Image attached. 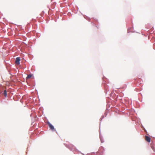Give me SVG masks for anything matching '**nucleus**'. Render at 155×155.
<instances>
[{
    "instance_id": "20e7f679",
    "label": "nucleus",
    "mask_w": 155,
    "mask_h": 155,
    "mask_svg": "<svg viewBox=\"0 0 155 155\" xmlns=\"http://www.w3.org/2000/svg\"><path fill=\"white\" fill-rule=\"evenodd\" d=\"M32 76V75L31 74H29L26 77V79H28L30 78Z\"/></svg>"
},
{
    "instance_id": "f257e3e1",
    "label": "nucleus",
    "mask_w": 155,
    "mask_h": 155,
    "mask_svg": "<svg viewBox=\"0 0 155 155\" xmlns=\"http://www.w3.org/2000/svg\"><path fill=\"white\" fill-rule=\"evenodd\" d=\"M20 57H17L16 58V60L15 61V64L17 65H19L20 64Z\"/></svg>"
},
{
    "instance_id": "39448f33",
    "label": "nucleus",
    "mask_w": 155,
    "mask_h": 155,
    "mask_svg": "<svg viewBox=\"0 0 155 155\" xmlns=\"http://www.w3.org/2000/svg\"><path fill=\"white\" fill-rule=\"evenodd\" d=\"M3 94L5 97H7V91L6 90L4 91Z\"/></svg>"
},
{
    "instance_id": "f03ea898",
    "label": "nucleus",
    "mask_w": 155,
    "mask_h": 155,
    "mask_svg": "<svg viewBox=\"0 0 155 155\" xmlns=\"http://www.w3.org/2000/svg\"><path fill=\"white\" fill-rule=\"evenodd\" d=\"M48 124L51 129L52 130H54V126L51 124L49 122H48Z\"/></svg>"
},
{
    "instance_id": "7ed1b4c3",
    "label": "nucleus",
    "mask_w": 155,
    "mask_h": 155,
    "mask_svg": "<svg viewBox=\"0 0 155 155\" xmlns=\"http://www.w3.org/2000/svg\"><path fill=\"white\" fill-rule=\"evenodd\" d=\"M150 138L147 136H145V140L147 142H150Z\"/></svg>"
}]
</instances>
